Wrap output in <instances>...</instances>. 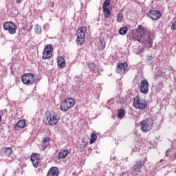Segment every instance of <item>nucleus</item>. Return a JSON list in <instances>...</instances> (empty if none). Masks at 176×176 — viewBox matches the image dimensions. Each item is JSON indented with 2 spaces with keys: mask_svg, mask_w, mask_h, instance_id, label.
I'll return each instance as SVG.
<instances>
[{
  "mask_svg": "<svg viewBox=\"0 0 176 176\" xmlns=\"http://www.w3.org/2000/svg\"><path fill=\"white\" fill-rule=\"evenodd\" d=\"M144 52V48H142V50H140L138 52V54H141L142 52Z\"/></svg>",
  "mask_w": 176,
  "mask_h": 176,
  "instance_id": "nucleus-37",
  "label": "nucleus"
},
{
  "mask_svg": "<svg viewBox=\"0 0 176 176\" xmlns=\"http://www.w3.org/2000/svg\"><path fill=\"white\" fill-rule=\"evenodd\" d=\"M86 35V28L85 27H80L77 30V36H82L84 37Z\"/></svg>",
  "mask_w": 176,
  "mask_h": 176,
  "instance_id": "nucleus-23",
  "label": "nucleus"
},
{
  "mask_svg": "<svg viewBox=\"0 0 176 176\" xmlns=\"http://www.w3.org/2000/svg\"><path fill=\"white\" fill-rule=\"evenodd\" d=\"M60 120V116L54 111H47L45 113V124L47 126H56Z\"/></svg>",
  "mask_w": 176,
  "mask_h": 176,
  "instance_id": "nucleus-1",
  "label": "nucleus"
},
{
  "mask_svg": "<svg viewBox=\"0 0 176 176\" xmlns=\"http://www.w3.org/2000/svg\"><path fill=\"white\" fill-rule=\"evenodd\" d=\"M127 31H129L127 27H122L120 29L119 34L120 35H126L127 34Z\"/></svg>",
  "mask_w": 176,
  "mask_h": 176,
  "instance_id": "nucleus-27",
  "label": "nucleus"
},
{
  "mask_svg": "<svg viewBox=\"0 0 176 176\" xmlns=\"http://www.w3.org/2000/svg\"><path fill=\"white\" fill-rule=\"evenodd\" d=\"M53 45H52V44L45 45L42 55L43 60H49V58H52V56H53Z\"/></svg>",
  "mask_w": 176,
  "mask_h": 176,
  "instance_id": "nucleus-7",
  "label": "nucleus"
},
{
  "mask_svg": "<svg viewBox=\"0 0 176 176\" xmlns=\"http://www.w3.org/2000/svg\"><path fill=\"white\" fill-rule=\"evenodd\" d=\"M25 120H19L16 124H15V129H18V130H21V129H24L25 127Z\"/></svg>",
  "mask_w": 176,
  "mask_h": 176,
  "instance_id": "nucleus-19",
  "label": "nucleus"
},
{
  "mask_svg": "<svg viewBox=\"0 0 176 176\" xmlns=\"http://www.w3.org/2000/svg\"><path fill=\"white\" fill-rule=\"evenodd\" d=\"M50 137L45 135L43 136L41 141V147L43 151H45V149H47L49 147V145H50Z\"/></svg>",
  "mask_w": 176,
  "mask_h": 176,
  "instance_id": "nucleus-12",
  "label": "nucleus"
},
{
  "mask_svg": "<svg viewBox=\"0 0 176 176\" xmlns=\"http://www.w3.org/2000/svg\"><path fill=\"white\" fill-rule=\"evenodd\" d=\"M163 76V73L162 71H159L157 74L155 75V79H159V78H162Z\"/></svg>",
  "mask_w": 176,
  "mask_h": 176,
  "instance_id": "nucleus-32",
  "label": "nucleus"
},
{
  "mask_svg": "<svg viewBox=\"0 0 176 176\" xmlns=\"http://www.w3.org/2000/svg\"><path fill=\"white\" fill-rule=\"evenodd\" d=\"M88 142H86L85 138L81 140V142L78 145V151L79 152H83V151L85 149L86 146L88 145Z\"/></svg>",
  "mask_w": 176,
  "mask_h": 176,
  "instance_id": "nucleus-18",
  "label": "nucleus"
},
{
  "mask_svg": "<svg viewBox=\"0 0 176 176\" xmlns=\"http://www.w3.org/2000/svg\"><path fill=\"white\" fill-rule=\"evenodd\" d=\"M153 40L150 39L148 41V49H151V47H152L153 46Z\"/></svg>",
  "mask_w": 176,
  "mask_h": 176,
  "instance_id": "nucleus-33",
  "label": "nucleus"
},
{
  "mask_svg": "<svg viewBox=\"0 0 176 176\" xmlns=\"http://www.w3.org/2000/svg\"><path fill=\"white\" fill-rule=\"evenodd\" d=\"M162 162H163V160H161L160 161V163H162Z\"/></svg>",
  "mask_w": 176,
  "mask_h": 176,
  "instance_id": "nucleus-40",
  "label": "nucleus"
},
{
  "mask_svg": "<svg viewBox=\"0 0 176 176\" xmlns=\"http://www.w3.org/2000/svg\"><path fill=\"white\" fill-rule=\"evenodd\" d=\"M21 81L26 86H34V85H36L38 79L35 77V74L26 73L21 76Z\"/></svg>",
  "mask_w": 176,
  "mask_h": 176,
  "instance_id": "nucleus-2",
  "label": "nucleus"
},
{
  "mask_svg": "<svg viewBox=\"0 0 176 176\" xmlns=\"http://www.w3.org/2000/svg\"><path fill=\"white\" fill-rule=\"evenodd\" d=\"M122 20H123V14L120 13L117 15V21L118 23H122Z\"/></svg>",
  "mask_w": 176,
  "mask_h": 176,
  "instance_id": "nucleus-30",
  "label": "nucleus"
},
{
  "mask_svg": "<svg viewBox=\"0 0 176 176\" xmlns=\"http://www.w3.org/2000/svg\"><path fill=\"white\" fill-rule=\"evenodd\" d=\"M96 140H97V135H96L95 133H92L91 135L89 144H94Z\"/></svg>",
  "mask_w": 176,
  "mask_h": 176,
  "instance_id": "nucleus-29",
  "label": "nucleus"
},
{
  "mask_svg": "<svg viewBox=\"0 0 176 176\" xmlns=\"http://www.w3.org/2000/svg\"><path fill=\"white\" fill-rule=\"evenodd\" d=\"M75 104H76V100L72 98L65 99L60 103V111L67 112V111H69L71 108H74Z\"/></svg>",
  "mask_w": 176,
  "mask_h": 176,
  "instance_id": "nucleus-4",
  "label": "nucleus"
},
{
  "mask_svg": "<svg viewBox=\"0 0 176 176\" xmlns=\"http://www.w3.org/2000/svg\"><path fill=\"white\" fill-rule=\"evenodd\" d=\"M16 3H21L23 2V0H16Z\"/></svg>",
  "mask_w": 176,
  "mask_h": 176,
  "instance_id": "nucleus-36",
  "label": "nucleus"
},
{
  "mask_svg": "<svg viewBox=\"0 0 176 176\" xmlns=\"http://www.w3.org/2000/svg\"><path fill=\"white\" fill-rule=\"evenodd\" d=\"M128 67L129 64H127V63H120L117 65L116 71L117 74H120V75H124V74L129 71V69H127Z\"/></svg>",
  "mask_w": 176,
  "mask_h": 176,
  "instance_id": "nucleus-9",
  "label": "nucleus"
},
{
  "mask_svg": "<svg viewBox=\"0 0 176 176\" xmlns=\"http://www.w3.org/2000/svg\"><path fill=\"white\" fill-rule=\"evenodd\" d=\"M132 39L133 41H138V42H141L142 38L140 35V33L136 30L135 32H133Z\"/></svg>",
  "mask_w": 176,
  "mask_h": 176,
  "instance_id": "nucleus-24",
  "label": "nucleus"
},
{
  "mask_svg": "<svg viewBox=\"0 0 176 176\" xmlns=\"http://www.w3.org/2000/svg\"><path fill=\"white\" fill-rule=\"evenodd\" d=\"M145 163H146V157L144 160H138L135 161V164L133 166L132 168L135 173H141V170L144 166H145Z\"/></svg>",
  "mask_w": 176,
  "mask_h": 176,
  "instance_id": "nucleus-10",
  "label": "nucleus"
},
{
  "mask_svg": "<svg viewBox=\"0 0 176 176\" xmlns=\"http://www.w3.org/2000/svg\"><path fill=\"white\" fill-rule=\"evenodd\" d=\"M171 30H176V21L172 24Z\"/></svg>",
  "mask_w": 176,
  "mask_h": 176,
  "instance_id": "nucleus-34",
  "label": "nucleus"
},
{
  "mask_svg": "<svg viewBox=\"0 0 176 176\" xmlns=\"http://www.w3.org/2000/svg\"><path fill=\"white\" fill-rule=\"evenodd\" d=\"M133 105L135 109H138V111H144L146 109V107H148V101H146L145 99L140 98V96H136L133 98Z\"/></svg>",
  "mask_w": 176,
  "mask_h": 176,
  "instance_id": "nucleus-3",
  "label": "nucleus"
},
{
  "mask_svg": "<svg viewBox=\"0 0 176 176\" xmlns=\"http://www.w3.org/2000/svg\"><path fill=\"white\" fill-rule=\"evenodd\" d=\"M59 174L60 170H58V168L54 166L50 168V169L47 173V176H58Z\"/></svg>",
  "mask_w": 176,
  "mask_h": 176,
  "instance_id": "nucleus-15",
  "label": "nucleus"
},
{
  "mask_svg": "<svg viewBox=\"0 0 176 176\" xmlns=\"http://www.w3.org/2000/svg\"><path fill=\"white\" fill-rule=\"evenodd\" d=\"M88 67L91 72L94 74H97L98 72V67L94 63H88Z\"/></svg>",
  "mask_w": 176,
  "mask_h": 176,
  "instance_id": "nucleus-22",
  "label": "nucleus"
},
{
  "mask_svg": "<svg viewBox=\"0 0 176 176\" xmlns=\"http://www.w3.org/2000/svg\"><path fill=\"white\" fill-rule=\"evenodd\" d=\"M68 155H69V151L68 149L62 150L58 153V159L59 160L61 159H65Z\"/></svg>",
  "mask_w": 176,
  "mask_h": 176,
  "instance_id": "nucleus-17",
  "label": "nucleus"
},
{
  "mask_svg": "<svg viewBox=\"0 0 176 176\" xmlns=\"http://www.w3.org/2000/svg\"><path fill=\"white\" fill-rule=\"evenodd\" d=\"M140 91L142 94H148L149 93V82L148 80H142L140 82Z\"/></svg>",
  "mask_w": 176,
  "mask_h": 176,
  "instance_id": "nucleus-11",
  "label": "nucleus"
},
{
  "mask_svg": "<svg viewBox=\"0 0 176 176\" xmlns=\"http://www.w3.org/2000/svg\"><path fill=\"white\" fill-rule=\"evenodd\" d=\"M4 151L6 152L7 156H10V155L13 153V149H12V147H5Z\"/></svg>",
  "mask_w": 176,
  "mask_h": 176,
  "instance_id": "nucleus-28",
  "label": "nucleus"
},
{
  "mask_svg": "<svg viewBox=\"0 0 176 176\" xmlns=\"http://www.w3.org/2000/svg\"><path fill=\"white\" fill-rule=\"evenodd\" d=\"M2 122V116L0 115V122Z\"/></svg>",
  "mask_w": 176,
  "mask_h": 176,
  "instance_id": "nucleus-38",
  "label": "nucleus"
},
{
  "mask_svg": "<svg viewBox=\"0 0 176 176\" xmlns=\"http://www.w3.org/2000/svg\"><path fill=\"white\" fill-rule=\"evenodd\" d=\"M65 65V59H64L63 56L58 57V67H59L60 69H64Z\"/></svg>",
  "mask_w": 176,
  "mask_h": 176,
  "instance_id": "nucleus-21",
  "label": "nucleus"
},
{
  "mask_svg": "<svg viewBox=\"0 0 176 176\" xmlns=\"http://www.w3.org/2000/svg\"><path fill=\"white\" fill-rule=\"evenodd\" d=\"M99 42L98 49L100 50V52H101V50H105L107 43L105 42V39H104V38H100Z\"/></svg>",
  "mask_w": 176,
  "mask_h": 176,
  "instance_id": "nucleus-20",
  "label": "nucleus"
},
{
  "mask_svg": "<svg viewBox=\"0 0 176 176\" xmlns=\"http://www.w3.org/2000/svg\"><path fill=\"white\" fill-rule=\"evenodd\" d=\"M76 43L77 45H83L85 43V37L77 36Z\"/></svg>",
  "mask_w": 176,
  "mask_h": 176,
  "instance_id": "nucleus-26",
  "label": "nucleus"
},
{
  "mask_svg": "<svg viewBox=\"0 0 176 176\" xmlns=\"http://www.w3.org/2000/svg\"><path fill=\"white\" fill-rule=\"evenodd\" d=\"M39 157H40L39 154H38L36 153H32L30 157V160H31L34 167H35L36 168H38V167L39 166V163L41 162V159H39Z\"/></svg>",
  "mask_w": 176,
  "mask_h": 176,
  "instance_id": "nucleus-13",
  "label": "nucleus"
},
{
  "mask_svg": "<svg viewBox=\"0 0 176 176\" xmlns=\"http://www.w3.org/2000/svg\"><path fill=\"white\" fill-rule=\"evenodd\" d=\"M136 31L139 33L142 38H144L146 34V29H145V27H144L142 25H139L136 29Z\"/></svg>",
  "mask_w": 176,
  "mask_h": 176,
  "instance_id": "nucleus-16",
  "label": "nucleus"
},
{
  "mask_svg": "<svg viewBox=\"0 0 176 176\" xmlns=\"http://www.w3.org/2000/svg\"><path fill=\"white\" fill-rule=\"evenodd\" d=\"M34 31L36 34H41L42 32V29H41V26L39 25H36L34 28Z\"/></svg>",
  "mask_w": 176,
  "mask_h": 176,
  "instance_id": "nucleus-31",
  "label": "nucleus"
},
{
  "mask_svg": "<svg viewBox=\"0 0 176 176\" xmlns=\"http://www.w3.org/2000/svg\"><path fill=\"white\" fill-rule=\"evenodd\" d=\"M153 60V56H148V58H147V61H152Z\"/></svg>",
  "mask_w": 176,
  "mask_h": 176,
  "instance_id": "nucleus-35",
  "label": "nucleus"
},
{
  "mask_svg": "<svg viewBox=\"0 0 176 176\" xmlns=\"http://www.w3.org/2000/svg\"><path fill=\"white\" fill-rule=\"evenodd\" d=\"M3 28L5 31H8L9 34L13 35L16 34V30H17V25L13 23V22H5L3 23Z\"/></svg>",
  "mask_w": 176,
  "mask_h": 176,
  "instance_id": "nucleus-8",
  "label": "nucleus"
},
{
  "mask_svg": "<svg viewBox=\"0 0 176 176\" xmlns=\"http://www.w3.org/2000/svg\"><path fill=\"white\" fill-rule=\"evenodd\" d=\"M124 115H126V111L124 109H119L118 110V118L120 119H122V118H124Z\"/></svg>",
  "mask_w": 176,
  "mask_h": 176,
  "instance_id": "nucleus-25",
  "label": "nucleus"
},
{
  "mask_svg": "<svg viewBox=\"0 0 176 176\" xmlns=\"http://www.w3.org/2000/svg\"><path fill=\"white\" fill-rule=\"evenodd\" d=\"M53 6H54V2H52V7L53 8Z\"/></svg>",
  "mask_w": 176,
  "mask_h": 176,
  "instance_id": "nucleus-39",
  "label": "nucleus"
},
{
  "mask_svg": "<svg viewBox=\"0 0 176 176\" xmlns=\"http://www.w3.org/2000/svg\"><path fill=\"white\" fill-rule=\"evenodd\" d=\"M147 16L152 19V20H157V19H160L162 17V14L160 12L156 10H150L147 13Z\"/></svg>",
  "mask_w": 176,
  "mask_h": 176,
  "instance_id": "nucleus-14",
  "label": "nucleus"
},
{
  "mask_svg": "<svg viewBox=\"0 0 176 176\" xmlns=\"http://www.w3.org/2000/svg\"><path fill=\"white\" fill-rule=\"evenodd\" d=\"M141 130L143 133H148L152 130L153 127V120L152 118H146L140 122Z\"/></svg>",
  "mask_w": 176,
  "mask_h": 176,
  "instance_id": "nucleus-5",
  "label": "nucleus"
},
{
  "mask_svg": "<svg viewBox=\"0 0 176 176\" xmlns=\"http://www.w3.org/2000/svg\"><path fill=\"white\" fill-rule=\"evenodd\" d=\"M102 10L104 17L109 19L111 17V12H112V7L111 6V0H105L103 3Z\"/></svg>",
  "mask_w": 176,
  "mask_h": 176,
  "instance_id": "nucleus-6",
  "label": "nucleus"
}]
</instances>
